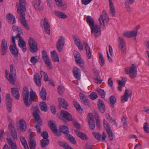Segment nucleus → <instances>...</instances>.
Wrapping results in <instances>:
<instances>
[{"instance_id":"nucleus-25","label":"nucleus","mask_w":149,"mask_h":149,"mask_svg":"<svg viewBox=\"0 0 149 149\" xmlns=\"http://www.w3.org/2000/svg\"><path fill=\"white\" fill-rule=\"evenodd\" d=\"M29 143L30 149H35L36 143L35 141L34 136H32L29 138Z\"/></svg>"},{"instance_id":"nucleus-22","label":"nucleus","mask_w":149,"mask_h":149,"mask_svg":"<svg viewBox=\"0 0 149 149\" xmlns=\"http://www.w3.org/2000/svg\"><path fill=\"white\" fill-rule=\"evenodd\" d=\"M137 35L136 31L134 30L126 31L123 33V35L124 37L128 38H131L136 37Z\"/></svg>"},{"instance_id":"nucleus-2","label":"nucleus","mask_w":149,"mask_h":149,"mask_svg":"<svg viewBox=\"0 0 149 149\" xmlns=\"http://www.w3.org/2000/svg\"><path fill=\"white\" fill-rule=\"evenodd\" d=\"M29 91L26 87H24L23 90L22 96L24 103L27 107H29L34 98L36 96V93L32 91L30 92V98H29Z\"/></svg>"},{"instance_id":"nucleus-19","label":"nucleus","mask_w":149,"mask_h":149,"mask_svg":"<svg viewBox=\"0 0 149 149\" xmlns=\"http://www.w3.org/2000/svg\"><path fill=\"white\" fill-rule=\"evenodd\" d=\"M8 50L7 42L5 39H3L2 41L1 45V52L2 55L5 54Z\"/></svg>"},{"instance_id":"nucleus-40","label":"nucleus","mask_w":149,"mask_h":149,"mask_svg":"<svg viewBox=\"0 0 149 149\" xmlns=\"http://www.w3.org/2000/svg\"><path fill=\"white\" fill-rule=\"evenodd\" d=\"M54 13L56 16L62 19H65L67 17L66 15L63 13L61 12L58 11H55Z\"/></svg>"},{"instance_id":"nucleus-21","label":"nucleus","mask_w":149,"mask_h":149,"mask_svg":"<svg viewBox=\"0 0 149 149\" xmlns=\"http://www.w3.org/2000/svg\"><path fill=\"white\" fill-rule=\"evenodd\" d=\"M88 117L89 127L91 129H94L95 126L93 116L91 113H89L88 114Z\"/></svg>"},{"instance_id":"nucleus-33","label":"nucleus","mask_w":149,"mask_h":149,"mask_svg":"<svg viewBox=\"0 0 149 149\" xmlns=\"http://www.w3.org/2000/svg\"><path fill=\"white\" fill-rule=\"evenodd\" d=\"M40 0L34 1L33 3V6L35 9L37 10H40L42 9V7L40 5Z\"/></svg>"},{"instance_id":"nucleus-26","label":"nucleus","mask_w":149,"mask_h":149,"mask_svg":"<svg viewBox=\"0 0 149 149\" xmlns=\"http://www.w3.org/2000/svg\"><path fill=\"white\" fill-rule=\"evenodd\" d=\"M11 91L13 96L16 99L19 100L20 94L18 90L16 88H11Z\"/></svg>"},{"instance_id":"nucleus-59","label":"nucleus","mask_w":149,"mask_h":149,"mask_svg":"<svg viewBox=\"0 0 149 149\" xmlns=\"http://www.w3.org/2000/svg\"><path fill=\"white\" fill-rule=\"evenodd\" d=\"M122 123L124 128H126L127 126V123L125 118L124 117H123L121 119Z\"/></svg>"},{"instance_id":"nucleus-24","label":"nucleus","mask_w":149,"mask_h":149,"mask_svg":"<svg viewBox=\"0 0 149 149\" xmlns=\"http://www.w3.org/2000/svg\"><path fill=\"white\" fill-rule=\"evenodd\" d=\"M56 5L58 7H61L62 10H65L67 7V5L66 3L63 1H62L61 0H54Z\"/></svg>"},{"instance_id":"nucleus-14","label":"nucleus","mask_w":149,"mask_h":149,"mask_svg":"<svg viewBox=\"0 0 149 149\" xmlns=\"http://www.w3.org/2000/svg\"><path fill=\"white\" fill-rule=\"evenodd\" d=\"M64 40V37L62 36H61L56 43L57 49L59 52H61L63 49V46L65 44Z\"/></svg>"},{"instance_id":"nucleus-56","label":"nucleus","mask_w":149,"mask_h":149,"mask_svg":"<svg viewBox=\"0 0 149 149\" xmlns=\"http://www.w3.org/2000/svg\"><path fill=\"white\" fill-rule=\"evenodd\" d=\"M143 129L145 132L147 133H149V127L148 123L147 122L144 123Z\"/></svg>"},{"instance_id":"nucleus-43","label":"nucleus","mask_w":149,"mask_h":149,"mask_svg":"<svg viewBox=\"0 0 149 149\" xmlns=\"http://www.w3.org/2000/svg\"><path fill=\"white\" fill-rule=\"evenodd\" d=\"M40 106L41 109L42 111H46L47 110V105L44 102H40Z\"/></svg>"},{"instance_id":"nucleus-63","label":"nucleus","mask_w":149,"mask_h":149,"mask_svg":"<svg viewBox=\"0 0 149 149\" xmlns=\"http://www.w3.org/2000/svg\"><path fill=\"white\" fill-rule=\"evenodd\" d=\"M93 134L97 140H100L101 139L102 135L100 134L93 132Z\"/></svg>"},{"instance_id":"nucleus-31","label":"nucleus","mask_w":149,"mask_h":149,"mask_svg":"<svg viewBox=\"0 0 149 149\" xmlns=\"http://www.w3.org/2000/svg\"><path fill=\"white\" fill-rule=\"evenodd\" d=\"M59 104L61 107L65 109L67 108L68 105L66 101L63 98H59L58 99Z\"/></svg>"},{"instance_id":"nucleus-64","label":"nucleus","mask_w":149,"mask_h":149,"mask_svg":"<svg viewBox=\"0 0 149 149\" xmlns=\"http://www.w3.org/2000/svg\"><path fill=\"white\" fill-rule=\"evenodd\" d=\"M41 135L43 139H48V133L46 131H43L41 134Z\"/></svg>"},{"instance_id":"nucleus-3","label":"nucleus","mask_w":149,"mask_h":149,"mask_svg":"<svg viewBox=\"0 0 149 149\" xmlns=\"http://www.w3.org/2000/svg\"><path fill=\"white\" fill-rule=\"evenodd\" d=\"M6 76L7 79L10 83L13 84H15V79L16 75V68L13 65H12L10 66V73L7 70H5Z\"/></svg>"},{"instance_id":"nucleus-53","label":"nucleus","mask_w":149,"mask_h":149,"mask_svg":"<svg viewBox=\"0 0 149 149\" xmlns=\"http://www.w3.org/2000/svg\"><path fill=\"white\" fill-rule=\"evenodd\" d=\"M118 45L119 47L126 44L124 39L121 37H119L118 39Z\"/></svg>"},{"instance_id":"nucleus-18","label":"nucleus","mask_w":149,"mask_h":149,"mask_svg":"<svg viewBox=\"0 0 149 149\" xmlns=\"http://www.w3.org/2000/svg\"><path fill=\"white\" fill-rule=\"evenodd\" d=\"M132 95V92L130 90L127 89H126L124 94L121 97V102L124 103L127 101L129 97L131 96Z\"/></svg>"},{"instance_id":"nucleus-28","label":"nucleus","mask_w":149,"mask_h":149,"mask_svg":"<svg viewBox=\"0 0 149 149\" xmlns=\"http://www.w3.org/2000/svg\"><path fill=\"white\" fill-rule=\"evenodd\" d=\"M83 44L85 46V49L86 52L87 57L88 59H90L91 56L90 48L88 43L85 42H83Z\"/></svg>"},{"instance_id":"nucleus-10","label":"nucleus","mask_w":149,"mask_h":149,"mask_svg":"<svg viewBox=\"0 0 149 149\" xmlns=\"http://www.w3.org/2000/svg\"><path fill=\"white\" fill-rule=\"evenodd\" d=\"M103 124L105 129L109 134L108 137L109 140L110 141L112 140H113V132L109 124L104 119L103 120Z\"/></svg>"},{"instance_id":"nucleus-5","label":"nucleus","mask_w":149,"mask_h":149,"mask_svg":"<svg viewBox=\"0 0 149 149\" xmlns=\"http://www.w3.org/2000/svg\"><path fill=\"white\" fill-rule=\"evenodd\" d=\"M125 72L130 75L132 79L135 78L137 74V69L134 64H132L130 67H127L125 69Z\"/></svg>"},{"instance_id":"nucleus-17","label":"nucleus","mask_w":149,"mask_h":149,"mask_svg":"<svg viewBox=\"0 0 149 149\" xmlns=\"http://www.w3.org/2000/svg\"><path fill=\"white\" fill-rule=\"evenodd\" d=\"M41 24L42 27L44 29L45 32L47 33L50 34V27L47 20L45 18L44 19L43 23Z\"/></svg>"},{"instance_id":"nucleus-34","label":"nucleus","mask_w":149,"mask_h":149,"mask_svg":"<svg viewBox=\"0 0 149 149\" xmlns=\"http://www.w3.org/2000/svg\"><path fill=\"white\" fill-rule=\"evenodd\" d=\"M109 8L110 13L112 16H115L116 12L115 11V8L111 0H109Z\"/></svg>"},{"instance_id":"nucleus-8","label":"nucleus","mask_w":149,"mask_h":149,"mask_svg":"<svg viewBox=\"0 0 149 149\" xmlns=\"http://www.w3.org/2000/svg\"><path fill=\"white\" fill-rule=\"evenodd\" d=\"M109 21V18L108 15L105 11H103L99 18V22L101 26L104 27L105 26V22L107 23Z\"/></svg>"},{"instance_id":"nucleus-50","label":"nucleus","mask_w":149,"mask_h":149,"mask_svg":"<svg viewBox=\"0 0 149 149\" xmlns=\"http://www.w3.org/2000/svg\"><path fill=\"white\" fill-rule=\"evenodd\" d=\"M97 91L99 95L101 96L102 97L104 98L105 95V93L104 90L100 88H98Z\"/></svg>"},{"instance_id":"nucleus-60","label":"nucleus","mask_w":149,"mask_h":149,"mask_svg":"<svg viewBox=\"0 0 149 149\" xmlns=\"http://www.w3.org/2000/svg\"><path fill=\"white\" fill-rule=\"evenodd\" d=\"M37 56H32L31 57L30 59V61L32 63L35 65L38 59L37 58Z\"/></svg>"},{"instance_id":"nucleus-20","label":"nucleus","mask_w":149,"mask_h":149,"mask_svg":"<svg viewBox=\"0 0 149 149\" xmlns=\"http://www.w3.org/2000/svg\"><path fill=\"white\" fill-rule=\"evenodd\" d=\"M72 72L74 77L77 79L80 80L81 76V71L80 70L76 67L73 68Z\"/></svg>"},{"instance_id":"nucleus-6","label":"nucleus","mask_w":149,"mask_h":149,"mask_svg":"<svg viewBox=\"0 0 149 149\" xmlns=\"http://www.w3.org/2000/svg\"><path fill=\"white\" fill-rule=\"evenodd\" d=\"M18 40V44L19 47L21 48L22 51L25 52L26 50V43L22 37L20 36L19 33H18L15 36V39Z\"/></svg>"},{"instance_id":"nucleus-7","label":"nucleus","mask_w":149,"mask_h":149,"mask_svg":"<svg viewBox=\"0 0 149 149\" xmlns=\"http://www.w3.org/2000/svg\"><path fill=\"white\" fill-rule=\"evenodd\" d=\"M28 43L30 51L33 53L36 52L38 48L37 42L35 40L32 38H29L28 39Z\"/></svg>"},{"instance_id":"nucleus-27","label":"nucleus","mask_w":149,"mask_h":149,"mask_svg":"<svg viewBox=\"0 0 149 149\" xmlns=\"http://www.w3.org/2000/svg\"><path fill=\"white\" fill-rule=\"evenodd\" d=\"M61 113L63 117L69 121H71L72 120L71 115L67 111L64 110H62Z\"/></svg>"},{"instance_id":"nucleus-47","label":"nucleus","mask_w":149,"mask_h":149,"mask_svg":"<svg viewBox=\"0 0 149 149\" xmlns=\"http://www.w3.org/2000/svg\"><path fill=\"white\" fill-rule=\"evenodd\" d=\"M99 62L100 65L102 66H103L104 64V60L102 54L101 53H99Z\"/></svg>"},{"instance_id":"nucleus-13","label":"nucleus","mask_w":149,"mask_h":149,"mask_svg":"<svg viewBox=\"0 0 149 149\" xmlns=\"http://www.w3.org/2000/svg\"><path fill=\"white\" fill-rule=\"evenodd\" d=\"M42 58L45 64L48 66L50 69H52V67L51 65L50 60L46 52L44 50H43L42 52Z\"/></svg>"},{"instance_id":"nucleus-37","label":"nucleus","mask_w":149,"mask_h":149,"mask_svg":"<svg viewBox=\"0 0 149 149\" xmlns=\"http://www.w3.org/2000/svg\"><path fill=\"white\" fill-rule=\"evenodd\" d=\"M34 78L36 85L38 86H40L41 84V81L39 75L38 74H35L34 75Z\"/></svg>"},{"instance_id":"nucleus-12","label":"nucleus","mask_w":149,"mask_h":149,"mask_svg":"<svg viewBox=\"0 0 149 149\" xmlns=\"http://www.w3.org/2000/svg\"><path fill=\"white\" fill-rule=\"evenodd\" d=\"M12 42L13 45H11L10 47V52L13 54L15 56H17L18 52L16 48V45L15 43V37L14 36L12 37Z\"/></svg>"},{"instance_id":"nucleus-16","label":"nucleus","mask_w":149,"mask_h":149,"mask_svg":"<svg viewBox=\"0 0 149 149\" xmlns=\"http://www.w3.org/2000/svg\"><path fill=\"white\" fill-rule=\"evenodd\" d=\"M72 37L76 46L79 50H82L83 49V46L79 38L75 35H73Z\"/></svg>"},{"instance_id":"nucleus-49","label":"nucleus","mask_w":149,"mask_h":149,"mask_svg":"<svg viewBox=\"0 0 149 149\" xmlns=\"http://www.w3.org/2000/svg\"><path fill=\"white\" fill-rule=\"evenodd\" d=\"M60 130L64 133L66 134L68 132L69 129L67 126H61L60 127Z\"/></svg>"},{"instance_id":"nucleus-42","label":"nucleus","mask_w":149,"mask_h":149,"mask_svg":"<svg viewBox=\"0 0 149 149\" xmlns=\"http://www.w3.org/2000/svg\"><path fill=\"white\" fill-rule=\"evenodd\" d=\"M40 95L43 100H45L46 97V92L45 89L43 87L42 88L40 92Z\"/></svg>"},{"instance_id":"nucleus-11","label":"nucleus","mask_w":149,"mask_h":149,"mask_svg":"<svg viewBox=\"0 0 149 149\" xmlns=\"http://www.w3.org/2000/svg\"><path fill=\"white\" fill-rule=\"evenodd\" d=\"M8 127L9 131L13 139H17V132L14 125L12 123H10L8 125Z\"/></svg>"},{"instance_id":"nucleus-35","label":"nucleus","mask_w":149,"mask_h":149,"mask_svg":"<svg viewBox=\"0 0 149 149\" xmlns=\"http://www.w3.org/2000/svg\"><path fill=\"white\" fill-rule=\"evenodd\" d=\"M6 139L8 143L12 149H17L16 144L12 139L8 138Z\"/></svg>"},{"instance_id":"nucleus-45","label":"nucleus","mask_w":149,"mask_h":149,"mask_svg":"<svg viewBox=\"0 0 149 149\" xmlns=\"http://www.w3.org/2000/svg\"><path fill=\"white\" fill-rule=\"evenodd\" d=\"M49 126L53 132H56V126L52 121H50L49 123Z\"/></svg>"},{"instance_id":"nucleus-1","label":"nucleus","mask_w":149,"mask_h":149,"mask_svg":"<svg viewBox=\"0 0 149 149\" xmlns=\"http://www.w3.org/2000/svg\"><path fill=\"white\" fill-rule=\"evenodd\" d=\"M18 13L20 15V19L22 24L27 29L29 27L25 19V14L24 11L26 9V2L25 0H19V3L17 4Z\"/></svg>"},{"instance_id":"nucleus-61","label":"nucleus","mask_w":149,"mask_h":149,"mask_svg":"<svg viewBox=\"0 0 149 149\" xmlns=\"http://www.w3.org/2000/svg\"><path fill=\"white\" fill-rule=\"evenodd\" d=\"M73 53L74 57L75 58V60H77V58L79 59L81 58L80 54L78 52L76 51H74Z\"/></svg>"},{"instance_id":"nucleus-38","label":"nucleus","mask_w":149,"mask_h":149,"mask_svg":"<svg viewBox=\"0 0 149 149\" xmlns=\"http://www.w3.org/2000/svg\"><path fill=\"white\" fill-rule=\"evenodd\" d=\"M51 56L52 60L54 61H59V59L58 56L55 51L51 52Z\"/></svg>"},{"instance_id":"nucleus-39","label":"nucleus","mask_w":149,"mask_h":149,"mask_svg":"<svg viewBox=\"0 0 149 149\" xmlns=\"http://www.w3.org/2000/svg\"><path fill=\"white\" fill-rule=\"evenodd\" d=\"M20 140L22 144L23 145L24 148L25 149H29V147L27 143V141L24 137L22 136H20Z\"/></svg>"},{"instance_id":"nucleus-15","label":"nucleus","mask_w":149,"mask_h":149,"mask_svg":"<svg viewBox=\"0 0 149 149\" xmlns=\"http://www.w3.org/2000/svg\"><path fill=\"white\" fill-rule=\"evenodd\" d=\"M6 103L8 111L10 113L11 112V107L12 100L10 95L8 94L6 95Z\"/></svg>"},{"instance_id":"nucleus-32","label":"nucleus","mask_w":149,"mask_h":149,"mask_svg":"<svg viewBox=\"0 0 149 149\" xmlns=\"http://www.w3.org/2000/svg\"><path fill=\"white\" fill-rule=\"evenodd\" d=\"M86 21L89 24L90 28L94 25V21L93 18L91 16L88 15L86 18Z\"/></svg>"},{"instance_id":"nucleus-23","label":"nucleus","mask_w":149,"mask_h":149,"mask_svg":"<svg viewBox=\"0 0 149 149\" xmlns=\"http://www.w3.org/2000/svg\"><path fill=\"white\" fill-rule=\"evenodd\" d=\"M6 18L8 22L11 24L15 23V18L14 16L11 13H9L6 15Z\"/></svg>"},{"instance_id":"nucleus-54","label":"nucleus","mask_w":149,"mask_h":149,"mask_svg":"<svg viewBox=\"0 0 149 149\" xmlns=\"http://www.w3.org/2000/svg\"><path fill=\"white\" fill-rule=\"evenodd\" d=\"M119 47L121 50L122 54L123 55L125 54L126 51V45H122Z\"/></svg>"},{"instance_id":"nucleus-51","label":"nucleus","mask_w":149,"mask_h":149,"mask_svg":"<svg viewBox=\"0 0 149 149\" xmlns=\"http://www.w3.org/2000/svg\"><path fill=\"white\" fill-rule=\"evenodd\" d=\"M116 101V99L115 97L113 96H111L110 98V102L111 106L112 107H114V104Z\"/></svg>"},{"instance_id":"nucleus-44","label":"nucleus","mask_w":149,"mask_h":149,"mask_svg":"<svg viewBox=\"0 0 149 149\" xmlns=\"http://www.w3.org/2000/svg\"><path fill=\"white\" fill-rule=\"evenodd\" d=\"M49 143V140L48 139H43L41 140V144L42 147H45Z\"/></svg>"},{"instance_id":"nucleus-9","label":"nucleus","mask_w":149,"mask_h":149,"mask_svg":"<svg viewBox=\"0 0 149 149\" xmlns=\"http://www.w3.org/2000/svg\"><path fill=\"white\" fill-rule=\"evenodd\" d=\"M91 33H93L95 38H98L101 35V30L98 25H95L91 28Z\"/></svg>"},{"instance_id":"nucleus-52","label":"nucleus","mask_w":149,"mask_h":149,"mask_svg":"<svg viewBox=\"0 0 149 149\" xmlns=\"http://www.w3.org/2000/svg\"><path fill=\"white\" fill-rule=\"evenodd\" d=\"M40 74L42 77H43L44 80L45 81H48V77L47 74L41 71L40 72Z\"/></svg>"},{"instance_id":"nucleus-4","label":"nucleus","mask_w":149,"mask_h":149,"mask_svg":"<svg viewBox=\"0 0 149 149\" xmlns=\"http://www.w3.org/2000/svg\"><path fill=\"white\" fill-rule=\"evenodd\" d=\"M39 112V110L37 107H35L33 114V116L35 118V127L38 129V132L40 133L41 131L40 126L42 125V121L38 115Z\"/></svg>"},{"instance_id":"nucleus-57","label":"nucleus","mask_w":149,"mask_h":149,"mask_svg":"<svg viewBox=\"0 0 149 149\" xmlns=\"http://www.w3.org/2000/svg\"><path fill=\"white\" fill-rule=\"evenodd\" d=\"M95 119L96 120V124L97 127L99 129L100 128V121L99 116L97 115H96L95 117Z\"/></svg>"},{"instance_id":"nucleus-36","label":"nucleus","mask_w":149,"mask_h":149,"mask_svg":"<svg viewBox=\"0 0 149 149\" xmlns=\"http://www.w3.org/2000/svg\"><path fill=\"white\" fill-rule=\"evenodd\" d=\"M125 5L126 8L127 9V10L130 12L131 10V8L130 6V4L133 3L134 2L135 0H125Z\"/></svg>"},{"instance_id":"nucleus-41","label":"nucleus","mask_w":149,"mask_h":149,"mask_svg":"<svg viewBox=\"0 0 149 149\" xmlns=\"http://www.w3.org/2000/svg\"><path fill=\"white\" fill-rule=\"evenodd\" d=\"M73 105L77 110L80 112L83 111V109L81 107L79 104L76 101H73Z\"/></svg>"},{"instance_id":"nucleus-55","label":"nucleus","mask_w":149,"mask_h":149,"mask_svg":"<svg viewBox=\"0 0 149 149\" xmlns=\"http://www.w3.org/2000/svg\"><path fill=\"white\" fill-rule=\"evenodd\" d=\"M67 137L68 139L70 142L72 143L73 144H74L76 143V141L75 139L73 137L70 135H67Z\"/></svg>"},{"instance_id":"nucleus-58","label":"nucleus","mask_w":149,"mask_h":149,"mask_svg":"<svg viewBox=\"0 0 149 149\" xmlns=\"http://www.w3.org/2000/svg\"><path fill=\"white\" fill-rule=\"evenodd\" d=\"M89 96L91 99L92 100H95L98 97L97 93L94 92H93L91 93Z\"/></svg>"},{"instance_id":"nucleus-48","label":"nucleus","mask_w":149,"mask_h":149,"mask_svg":"<svg viewBox=\"0 0 149 149\" xmlns=\"http://www.w3.org/2000/svg\"><path fill=\"white\" fill-rule=\"evenodd\" d=\"M61 146L63 147L65 149H73L72 147L70 146L67 143L62 142H59L58 143Z\"/></svg>"},{"instance_id":"nucleus-30","label":"nucleus","mask_w":149,"mask_h":149,"mask_svg":"<svg viewBox=\"0 0 149 149\" xmlns=\"http://www.w3.org/2000/svg\"><path fill=\"white\" fill-rule=\"evenodd\" d=\"M97 104L98 108L100 111L101 113H104L105 111V106L103 102L100 100L98 101Z\"/></svg>"},{"instance_id":"nucleus-62","label":"nucleus","mask_w":149,"mask_h":149,"mask_svg":"<svg viewBox=\"0 0 149 149\" xmlns=\"http://www.w3.org/2000/svg\"><path fill=\"white\" fill-rule=\"evenodd\" d=\"M65 89L64 87L62 86H59L58 87V91L59 93L62 95V93L64 92Z\"/></svg>"},{"instance_id":"nucleus-29","label":"nucleus","mask_w":149,"mask_h":149,"mask_svg":"<svg viewBox=\"0 0 149 149\" xmlns=\"http://www.w3.org/2000/svg\"><path fill=\"white\" fill-rule=\"evenodd\" d=\"M19 128L20 130L24 131L26 128V123L23 119H22L19 121Z\"/></svg>"},{"instance_id":"nucleus-46","label":"nucleus","mask_w":149,"mask_h":149,"mask_svg":"<svg viewBox=\"0 0 149 149\" xmlns=\"http://www.w3.org/2000/svg\"><path fill=\"white\" fill-rule=\"evenodd\" d=\"M77 63L81 67H83L85 63L84 61L81 58H77L75 60Z\"/></svg>"}]
</instances>
